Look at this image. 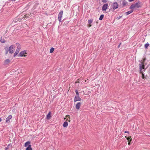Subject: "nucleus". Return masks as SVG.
<instances>
[{
  "instance_id": "4be33fe9",
  "label": "nucleus",
  "mask_w": 150,
  "mask_h": 150,
  "mask_svg": "<svg viewBox=\"0 0 150 150\" xmlns=\"http://www.w3.org/2000/svg\"><path fill=\"white\" fill-rule=\"evenodd\" d=\"M142 74V78L143 79H146V77L145 76H144V74H143V72L142 73H141Z\"/></svg>"
},
{
  "instance_id": "2f4dec72",
  "label": "nucleus",
  "mask_w": 150,
  "mask_h": 150,
  "mask_svg": "<svg viewBox=\"0 0 150 150\" xmlns=\"http://www.w3.org/2000/svg\"><path fill=\"white\" fill-rule=\"evenodd\" d=\"M128 144L129 145H130V142H129L128 143Z\"/></svg>"
},
{
  "instance_id": "393cba45",
  "label": "nucleus",
  "mask_w": 150,
  "mask_h": 150,
  "mask_svg": "<svg viewBox=\"0 0 150 150\" xmlns=\"http://www.w3.org/2000/svg\"><path fill=\"white\" fill-rule=\"evenodd\" d=\"M127 139L128 140V141L129 142H131L132 140V139H130L129 138V137H128L127 138Z\"/></svg>"
},
{
  "instance_id": "9b49d317",
  "label": "nucleus",
  "mask_w": 150,
  "mask_h": 150,
  "mask_svg": "<svg viewBox=\"0 0 150 150\" xmlns=\"http://www.w3.org/2000/svg\"><path fill=\"white\" fill-rule=\"evenodd\" d=\"M81 105V103L80 102L78 103L76 106V108L77 110H79L80 108Z\"/></svg>"
},
{
  "instance_id": "cd10ccee",
  "label": "nucleus",
  "mask_w": 150,
  "mask_h": 150,
  "mask_svg": "<svg viewBox=\"0 0 150 150\" xmlns=\"http://www.w3.org/2000/svg\"><path fill=\"white\" fill-rule=\"evenodd\" d=\"M146 60V59L145 58H144L141 61V62H142L144 63V62Z\"/></svg>"
},
{
  "instance_id": "0eeeda50",
  "label": "nucleus",
  "mask_w": 150,
  "mask_h": 150,
  "mask_svg": "<svg viewBox=\"0 0 150 150\" xmlns=\"http://www.w3.org/2000/svg\"><path fill=\"white\" fill-rule=\"evenodd\" d=\"M108 4H104L102 8L103 11H105L108 8Z\"/></svg>"
},
{
  "instance_id": "7c9ffc66",
  "label": "nucleus",
  "mask_w": 150,
  "mask_h": 150,
  "mask_svg": "<svg viewBox=\"0 0 150 150\" xmlns=\"http://www.w3.org/2000/svg\"><path fill=\"white\" fill-rule=\"evenodd\" d=\"M8 51H6V54H7L8 53Z\"/></svg>"
},
{
  "instance_id": "f257e3e1",
  "label": "nucleus",
  "mask_w": 150,
  "mask_h": 150,
  "mask_svg": "<svg viewBox=\"0 0 150 150\" xmlns=\"http://www.w3.org/2000/svg\"><path fill=\"white\" fill-rule=\"evenodd\" d=\"M141 6V3L138 1L135 4H132L129 7L130 9H133L134 11L136 10V8H139Z\"/></svg>"
},
{
  "instance_id": "a878e982",
  "label": "nucleus",
  "mask_w": 150,
  "mask_h": 150,
  "mask_svg": "<svg viewBox=\"0 0 150 150\" xmlns=\"http://www.w3.org/2000/svg\"><path fill=\"white\" fill-rule=\"evenodd\" d=\"M92 22V20H89L88 21V23L89 24H90Z\"/></svg>"
},
{
  "instance_id": "bb28decb",
  "label": "nucleus",
  "mask_w": 150,
  "mask_h": 150,
  "mask_svg": "<svg viewBox=\"0 0 150 150\" xmlns=\"http://www.w3.org/2000/svg\"><path fill=\"white\" fill-rule=\"evenodd\" d=\"M102 1L103 3H105L107 2V0H102Z\"/></svg>"
},
{
  "instance_id": "6ab92c4d",
  "label": "nucleus",
  "mask_w": 150,
  "mask_h": 150,
  "mask_svg": "<svg viewBox=\"0 0 150 150\" xmlns=\"http://www.w3.org/2000/svg\"><path fill=\"white\" fill-rule=\"evenodd\" d=\"M128 3L125 1H124L122 2V5L123 6L126 5Z\"/></svg>"
},
{
  "instance_id": "f3484780",
  "label": "nucleus",
  "mask_w": 150,
  "mask_h": 150,
  "mask_svg": "<svg viewBox=\"0 0 150 150\" xmlns=\"http://www.w3.org/2000/svg\"><path fill=\"white\" fill-rule=\"evenodd\" d=\"M51 113L50 112L47 115V119H49L51 117Z\"/></svg>"
},
{
  "instance_id": "f8f14e48",
  "label": "nucleus",
  "mask_w": 150,
  "mask_h": 150,
  "mask_svg": "<svg viewBox=\"0 0 150 150\" xmlns=\"http://www.w3.org/2000/svg\"><path fill=\"white\" fill-rule=\"evenodd\" d=\"M30 145H30V143L29 141H28L25 143L24 146L25 147H28V146H29Z\"/></svg>"
},
{
  "instance_id": "ddd939ff",
  "label": "nucleus",
  "mask_w": 150,
  "mask_h": 150,
  "mask_svg": "<svg viewBox=\"0 0 150 150\" xmlns=\"http://www.w3.org/2000/svg\"><path fill=\"white\" fill-rule=\"evenodd\" d=\"M10 62V61L9 59H7L4 62V64L5 65L8 64Z\"/></svg>"
},
{
  "instance_id": "c9c22d12",
  "label": "nucleus",
  "mask_w": 150,
  "mask_h": 150,
  "mask_svg": "<svg viewBox=\"0 0 150 150\" xmlns=\"http://www.w3.org/2000/svg\"><path fill=\"white\" fill-rule=\"evenodd\" d=\"M16 0H11V1H15Z\"/></svg>"
},
{
  "instance_id": "9d476101",
  "label": "nucleus",
  "mask_w": 150,
  "mask_h": 150,
  "mask_svg": "<svg viewBox=\"0 0 150 150\" xmlns=\"http://www.w3.org/2000/svg\"><path fill=\"white\" fill-rule=\"evenodd\" d=\"M26 52L25 51H23L21 52L19 54V56L21 57H25V54H26Z\"/></svg>"
},
{
  "instance_id": "39448f33",
  "label": "nucleus",
  "mask_w": 150,
  "mask_h": 150,
  "mask_svg": "<svg viewBox=\"0 0 150 150\" xmlns=\"http://www.w3.org/2000/svg\"><path fill=\"white\" fill-rule=\"evenodd\" d=\"M13 46H14L12 45L9 48L8 50L11 54H12L14 52V49H13Z\"/></svg>"
},
{
  "instance_id": "b1692460",
  "label": "nucleus",
  "mask_w": 150,
  "mask_h": 150,
  "mask_svg": "<svg viewBox=\"0 0 150 150\" xmlns=\"http://www.w3.org/2000/svg\"><path fill=\"white\" fill-rule=\"evenodd\" d=\"M75 92H76V95H77V96H79V92L77 90H75Z\"/></svg>"
},
{
  "instance_id": "a211bd4d",
  "label": "nucleus",
  "mask_w": 150,
  "mask_h": 150,
  "mask_svg": "<svg viewBox=\"0 0 150 150\" xmlns=\"http://www.w3.org/2000/svg\"><path fill=\"white\" fill-rule=\"evenodd\" d=\"M26 150H33L32 149L31 147V145H30L27 147Z\"/></svg>"
},
{
  "instance_id": "412c9836",
  "label": "nucleus",
  "mask_w": 150,
  "mask_h": 150,
  "mask_svg": "<svg viewBox=\"0 0 150 150\" xmlns=\"http://www.w3.org/2000/svg\"><path fill=\"white\" fill-rule=\"evenodd\" d=\"M54 49L53 47H52L51 48L50 50V53H51L53 52L54 51Z\"/></svg>"
},
{
  "instance_id": "1a4fd4ad",
  "label": "nucleus",
  "mask_w": 150,
  "mask_h": 150,
  "mask_svg": "<svg viewBox=\"0 0 150 150\" xmlns=\"http://www.w3.org/2000/svg\"><path fill=\"white\" fill-rule=\"evenodd\" d=\"M81 98L79 97V96L76 95L74 99V102H76L78 101L81 100Z\"/></svg>"
},
{
  "instance_id": "5701e85b",
  "label": "nucleus",
  "mask_w": 150,
  "mask_h": 150,
  "mask_svg": "<svg viewBox=\"0 0 150 150\" xmlns=\"http://www.w3.org/2000/svg\"><path fill=\"white\" fill-rule=\"evenodd\" d=\"M149 44L148 43H146L145 45L144 46L146 49H147L148 47L149 46Z\"/></svg>"
},
{
  "instance_id": "aec40b11",
  "label": "nucleus",
  "mask_w": 150,
  "mask_h": 150,
  "mask_svg": "<svg viewBox=\"0 0 150 150\" xmlns=\"http://www.w3.org/2000/svg\"><path fill=\"white\" fill-rule=\"evenodd\" d=\"M104 16L103 15H101L99 18V20H102L104 17Z\"/></svg>"
},
{
  "instance_id": "7ed1b4c3",
  "label": "nucleus",
  "mask_w": 150,
  "mask_h": 150,
  "mask_svg": "<svg viewBox=\"0 0 150 150\" xmlns=\"http://www.w3.org/2000/svg\"><path fill=\"white\" fill-rule=\"evenodd\" d=\"M63 11H60L58 14V20L60 22L62 21V17L63 14Z\"/></svg>"
},
{
  "instance_id": "72a5a7b5",
  "label": "nucleus",
  "mask_w": 150,
  "mask_h": 150,
  "mask_svg": "<svg viewBox=\"0 0 150 150\" xmlns=\"http://www.w3.org/2000/svg\"><path fill=\"white\" fill-rule=\"evenodd\" d=\"M2 120L0 118V122Z\"/></svg>"
},
{
  "instance_id": "f03ea898",
  "label": "nucleus",
  "mask_w": 150,
  "mask_h": 150,
  "mask_svg": "<svg viewBox=\"0 0 150 150\" xmlns=\"http://www.w3.org/2000/svg\"><path fill=\"white\" fill-rule=\"evenodd\" d=\"M139 66L140 73H142V72H143V71H142V70L143 69H144L143 71H145V69H144L145 67L144 63L143 62H141L139 64Z\"/></svg>"
},
{
  "instance_id": "473e14b6",
  "label": "nucleus",
  "mask_w": 150,
  "mask_h": 150,
  "mask_svg": "<svg viewBox=\"0 0 150 150\" xmlns=\"http://www.w3.org/2000/svg\"><path fill=\"white\" fill-rule=\"evenodd\" d=\"M121 44V43L120 44V45H118V47H120V45Z\"/></svg>"
},
{
  "instance_id": "4468645a",
  "label": "nucleus",
  "mask_w": 150,
  "mask_h": 150,
  "mask_svg": "<svg viewBox=\"0 0 150 150\" xmlns=\"http://www.w3.org/2000/svg\"><path fill=\"white\" fill-rule=\"evenodd\" d=\"M131 9V10L125 13V14L126 15H128L129 14L132 13L133 11H134V10L133 9Z\"/></svg>"
},
{
  "instance_id": "f704fd0d",
  "label": "nucleus",
  "mask_w": 150,
  "mask_h": 150,
  "mask_svg": "<svg viewBox=\"0 0 150 150\" xmlns=\"http://www.w3.org/2000/svg\"><path fill=\"white\" fill-rule=\"evenodd\" d=\"M24 16H25V17H27V15H24Z\"/></svg>"
},
{
  "instance_id": "2eb2a0df",
  "label": "nucleus",
  "mask_w": 150,
  "mask_h": 150,
  "mask_svg": "<svg viewBox=\"0 0 150 150\" xmlns=\"http://www.w3.org/2000/svg\"><path fill=\"white\" fill-rule=\"evenodd\" d=\"M11 146L10 144L8 145L7 147L6 148L5 150H11Z\"/></svg>"
},
{
  "instance_id": "c756f323",
  "label": "nucleus",
  "mask_w": 150,
  "mask_h": 150,
  "mask_svg": "<svg viewBox=\"0 0 150 150\" xmlns=\"http://www.w3.org/2000/svg\"><path fill=\"white\" fill-rule=\"evenodd\" d=\"M129 2H132L134 1V0H128Z\"/></svg>"
},
{
  "instance_id": "dca6fc26",
  "label": "nucleus",
  "mask_w": 150,
  "mask_h": 150,
  "mask_svg": "<svg viewBox=\"0 0 150 150\" xmlns=\"http://www.w3.org/2000/svg\"><path fill=\"white\" fill-rule=\"evenodd\" d=\"M68 123L66 121L64 123L63 125V127H67L68 126Z\"/></svg>"
},
{
  "instance_id": "20e7f679",
  "label": "nucleus",
  "mask_w": 150,
  "mask_h": 150,
  "mask_svg": "<svg viewBox=\"0 0 150 150\" xmlns=\"http://www.w3.org/2000/svg\"><path fill=\"white\" fill-rule=\"evenodd\" d=\"M16 45L17 46H18V47H17V49L16 51L14 53V57H16L17 55V54L19 52L20 50V47H19L18 46V45H19V44L18 43H17Z\"/></svg>"
},
{
  "instance_id": "423d86ee",
  "label": "nucleus",
  "mask_w": 150,
  "mask_h": 150,
  "mask_svg": "<svg viewBox=\"0 0 150 150\" xmlns=\"http://www.w3.org/2000/svg\"><path fill=\"white\" fill-rule=\"evenodd\" d=\"M118 4L117 2H114L112 4V8L115 10L118 7Z\"/></svg>"
},
{
  "instance_id": "c85d7f7f",
  "label": "nucleus",
  "mask_w": 150,
  "mask_h": 150,
  "mask_svg": "<svg viewBox=\"0 0 150 150\" xmlns=\"http://www.w3.org/2000/svg\"><path fill=\"white\" fill-rule=\"evenodd\" d=\"M125 133H129V132L128 131H125Z\"/></svg>"
},
{
  "instance_id": "6e6552de",
  "label": "nucleus",
  "mask_w": 150,
  "mask_h": 150,
  "mask_svg": "<svg viewBox=\"0 0 150 150\" xmlns=\"http://www.w3.org/2000/svg\"><path fill=\"white\" fill-rule=\"evenodd\" d=\"M12 116L11 115H9L6 119V123H9L10 122V120L12 118Z\"/></svg>"
},
{
  "instance_id": "e433bc0d",
  "label": "nucleus",
  "mask_w": 150,
  "mask_h": 150,
  "mask_svg": "<svg viewBox=\"0 0 150 150\" xmlns=\"http://www.w3.org/2000/svg\"><path fill=\"white\" fill-rule=\"evenodd\" d=\"M91 26V25H90L89 26V27H90Z\"/></svg>"
}]
</instances>
